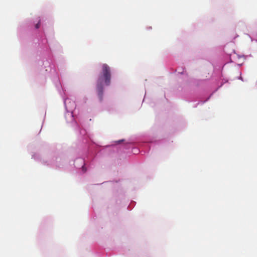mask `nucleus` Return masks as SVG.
Masks as SVG:
<instances>
[{
  "label": "nucleus",
  "mask_w": 257,
  "mask_h": 257,
  "mask_svg": "<svg viewBox=\"0 0 257 257\" xmlns=\"http://www.w3.org/2000/svg\"><path fill=\"white\" fill-rule=\"evenodd\" d=\"M111 69L106 64H103L101 71L99 75L96 82V91L99 99L100 101L103 100L104 86H109L111 82Z\"/></svg>",
  "instance_id": "obj_1"
},
{
  "label": "nucleus",
  "mask_w": 257,
  "mask_h": 257,
  "mask_svg": "<svg viewBox=\"0 0 257 257\" xmlns=\"http://www.w3.org/2000/svg\"><path fill=\"white\" fill-rule=\"evenodd\" d=\"M39 27H40V23H38V24H36V29H38V28H39Z\"/></svg>",
  "instance_id": "obj_2"
},
{
  "label": "nucleus",
  "mask_w": 257,
  "mask_h": 257,
  "mask_svg": "<svg viewBox=\"0 0 257 257\" xmlns=\"http://www.w3.org/2000/svg\"><path fill=\"white\" fill-rule=\"evenodd\" d=\"M123 141H124L123 140H119V141H117L116 142H117V144H119L120 142H122Z\"/></svg>",
  "instance_id": "obj_3"
}]
</instances>
